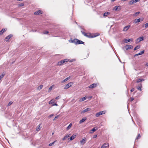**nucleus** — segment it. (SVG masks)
I'll return each mask as SVG.
<instances>
[{
    "label": "nucleus",
    "mask_w": 148,
    "mask_h": 148,
    "mask_svg": "<svg viewBox=\"0 0 148 148\" xmlns=\"http://www.w3.org/2000/svg\"><path fill=\"white\" fill-rule=\"evenodd\" d=\"M71 42L75 43V45L84 44V42L82 41L77 39H75L71 40Z\"/></svg>",
    "instance_id": "f257e3e1"
},
{
    "label": "nucleus",
    "mask_w": 148,
    "mask_h": 148,
    "mask_svg": "<svg viewBox=\"0 0 148 148\" xmlns=\"http://www.w3.org/2000/svg\"><path fill=\"white\" fill-rule=\"evenodd\" d=\"M81 32L82 34L85 36L88 37L90 38H92L96 36H91V35L90 33H85L82 30L81 31Z\"/></svg>",
    "instance_id": "f03ea898"
},
{
    "label": "nucleus",
    "mask_w": 148,
    "mask_h": 148,
    "mask_svg": "<svg viewBox=\"0 0 148 148\" xmlns=\"http://www.w3.org/2000/svg\"><path fill=\"white\" fill-rule=\"evenodd\" d=\"M69 61V59H66L63 60H61L60 61L58 62L57 63V65L61 66L65 62H67Z\"/></svg>",
    "instance_id": "7ed1b4c3"
},
{
    "label": "nucleus",
    "mask_w": 148,
    "mask_h": 148,
    "mask_svg": "<svg viewBox=\"0 0 148 148\" xmlns=\"http://www.w3.org/2000/svg\"><path fill=\"white\" fill-rule=\"evenodd\" d=\"M73 84L72 82H70L68 83L66 85L64 88V89H67L69 88Z\"/></svg>",
    "instance_id": "20e7f679"
},
{
    "label": "nucleus",
    "mask_w": 148,
    "mask_h": 148,
    "mask_svg": "<svg viewBox=\"0 0 148 148\" xmlns=\"http://www.w3.org/2000/svg\"><path fill=\"white\" fill-rule=\"evenodd\" d=\"M105 113V111H100L99 112H98L95 115V116L97 117H98L100 115H101L103 114H104Z\"/></svg>",
    "instance_id": "39448f33"
},
{
    "label": "nucleus",
    "mask_w": 148,
    "mask_h": 148,
    "mask_svg": "<svg viewBox=\"0 0 148 148\" xmlns=\"http://www.w3.org/2000/svg\"><path fill=\"white\" fill-rule=\"evenodd\" d=\"M143 40V36L137 38L136 40V43H138Z\"/></svg>",
    "instance_id": "423d86ee"
},
{
    "label": "nucleus",
    "mask_w": 148,
    "mask_h": 148,
    "mask_svg": "<svg viewBox=\"0 0 148 148\" xmlns=\"http://www.w3.org/2000/svg\"><path fill=\"white\" fill-rule=\"evenodd\" d=\"M133 47H122V49L125 51H126L128 49H132Z\"/></svg>",
    "instance_id": "0eeeda50"
},
{
    "label": "nucleus",
    "mask_w": 148,
    "mask_h": 148,
    "mask_svg": "<svg viewBox=\"0 0 148 148\" xmlns=\"http://www.w3.org/2000/svg\"><path fill=\"white\" fill-rule=\"evenodd\" d=\"M86 141V140L85 138H84L83 139H82L80 141V143L81 145H83L84 144Z\"/></svg>",
    "instance_id": "6e6552de"
},
{
    "label": "nucleus",
    "mask_w": 148,
    "mask_h": 148,
    "mask_svg": "<svg viewBox=\"0 0 148 148\" xmlns=\"http://www.w3.org/2000/svg\"><path fill=\"white\" fill-rule=\"evenodd\" d=\"M138 0H132L129 2V3L130 5H132L137 2Z\"/></svg>",
    "instance_id": "1a4fd4ad"
},
{
    "label": "nucleus",
    "mask_w": 148,
    "mask_h": 148,
    "mask_svg": "<svg viewBox=\"0 0 148 148\" xmlns=\"http://www.w3.org/2000/svg\"><path fill=\"white\" fill-rule=\"evenodd\" d=\"M13 35L12 34H10L7 36L5 39V41H8L9 40L12 36Z\"/></svg>",
    "instance_id": "9d476101"
},
{
    "label": "nucleus",
    "mask_w": 148,
    "mask_h": 148,
    "mask_svg": "<svg viewBox=\"0 0 148 148\" xmlns=\"http://www.w3.org/2000/svg\"><path fill=\"white\" fill-rule=\"evenodd\" d=\"M132 39H124L123 40V42L125 43H127L130 42V41H132Z\"/></svg>",
    "instance_id": "9b49d317"
},
{
    "label": "nucleus",
    "mask_w": 148,
    "mask_h": 148,
    "mask_svg": "<svg viewBox=\"0 0 148 148\" xmlns=\"http://www.w3.org/2000/svg\"><path fill=\"white\" fill-rule=\"evenodd\" d=\"M109 144L108 143H104L101 146V148H106L108 147Z\"/></svg>",
    "instance_id": "f8f14e48"
},
{
    "label": "nucleus",
    "mask_w": 148,
    "mask_h": 148,
    "mask_svg": "<svg viewBox=\"0 0 148 148\" xmlns=\"http://www.w3.org/2000/svg\"><path fill=\"white\" fill-rule=\"evenodd\" d=\"M130 25L127 26L123 28V30L124 31H127L129 29V28H130Z\"/></svg>",
    "instance_id": "ddd939ff"
},
{
    "label": "nucleus",
    "mask_w": 148,
    "mask_h": 148,
    "mask_svg": "<svg viewBox=\"0 0 148 148\" xmlns=\"http://www.w3.org/2000/svg\"><path fill=\"white\" fill-rule=\"evenodd\" d=\"M90 108H87L86 109L82 110L81 112V114H83L85 113L86 112H88L89 111H90Z\"/></svg>",
    "instance_id": "4468645a"
},
{
    "label": "nucleus",
    "mask_w": 148,
    "mask_h": 148,
    "mask_svg": "<svg viewBox=\"0 0 148 148\" xmlns=\"http://www.w3.org/2000/svg\"><path fill=\"white\" fill-rule=\"evenodd\" d=\"M97 85L96 84L94 83L88 86V87L90 88H93L96 86Z\"/></svg>",
    "instance_id": "2eb2a0df"
},
{
    "label": "nucleus",
    "mask_w": 148,
    "mask_h": 148,
    "mask_svg": "<svg viewBox=\"0 0 148 148\" xmlns=\"http://www.w3.org/2000/svg\"><path fill=\"white\" fill-rule=\"evenodd\" d=\"M42 14V12L40 10H39L37 11H36L34 12V14L35 15H38L40 14Z\"/></svg>",
    "instance_id": "dca6fc26"
},
{
    "label": "nucleus",
    "mask_w": 148,
    "mask_h": 148,
    "mask_svg": "<svg viewBox=\"0 0 148 148\" xmlns=\"http://www.w3.org/2000/svg\"><path fill=\"white\" fill-rule=\"evenodd\" d=\"M87 118L86 117H84L82 118V119L80 120L79 122V123H83L85 121L86 119Z\"/></svg>",
    "instance_id": "f3484780"
},
{
    "label": "nucleus",
    "mask_w": 148,
    "mask_h": 148,
    "mask_svg": "<svg viewBox=\"0 0 148 148\" xmlns=\"http://www.w3.org/2000/svg\"><path fill=\"white\" fill-rule=\"evenodd\" d=\"M76 136L75 134H73L69 138L71 140H72L74 139Z\"/></svg>",
    "instance_id": "a211bd4d"
},
{
    "label": "nucleus",
    "mask_w": 148,
    "mask_h": 148,
    "mask_svg": "<svg viewBox=\"0 0 148 148\" xmlns=\"http://www.w3.org/2000/svg\"><path fill=\"white\" fill-rule=\"evenodd\" d=\"M120 7V6H115L113 9V10H115V11L119 10H120V8H118V7Z\"/></svg>",
    "instance_id": "6ab92c4d"
},
{
    "label": "nucleus",
    "mask_w": 148,
    "mask_h": 148,
    "mask_svg": "<svg viewBox=\"0 0 148 148\" xmlns=\"http://www.w3.org/2000/svg\"><path fill=\"white\" fill-rule=\"evenodd\" d=\"M7 30V29H3L2 30L0 31V35L2 34L5 31H6Z\"/></svg>",
    "instance_id": "aec40b11"
},
{
    "label": "nucleus",
    "mask_w": 148,
    "mask_h": 148,
    "mask_svg": "<svg viewBox=\"0 0 148 148\" xmlns=\"http://www.w3.org/2000/svg\"><path fill=\"white\" fill-rule=\"evenodd\" d=\"M110 14V12H105L103 14V16L104 17H106V16Z\"/></svg>",
    "instance_id": "412c9836"
},
{
    "label": "nucleus",
    "mask_w": 148,
    "mask_h": 148,
    "mask_svg": "<svg viewBox=\"0 0 148 148\" xmlns=\"http://www.w3.org/2000/svg\"><path fill=\"white\" fill-rule=\"evenodd\" d=\"M145 80V79H139L137 80L136 82L137 83H139L140 82L143 81Z\"/></svg>",
    "instance_id": "4be33fe9"
},
{
    "label": "nucleus",
    "mask_w": 148,
    "mask_h": 148,
    "mask_svg": "<svg viewBox=\"0 0 148 148\" xmlns=\"http://www.w3.org/2000/svg\"><path fill=\"white\" fill-rule=\"evenodd\" d=\"M86 99V97H84L81 98L79 99V101L80 102H82V101H83L85 100Z\"/></svg>",
    "instance_id": "5701e85b"
},
{
    "label": "nucleus",
    "mask_w": 148,
    "mask_h": 148,
    "mask_svg": "<svg viewBox=\"0 0 148 148\" xmlns=\"http://www.w3.org/2000/svg\"><path fill=\"white\" fill-rule=\"evenodd\" d=\"M55 101V99H52L49 102V104H53Z\"/></svg>",
    "instance_id": "b1692460"
},
{
    "label": "nucleus",
    "mask_w": 148,
    "mask_h": 148,
    "mask_svg": "<svg viewBox=\"0 0 148 148\" xmlns=\"http://www.w3.org/2000/svg\"><path fill=\"white\" fill-rule=\"evenodd\" d=\"M70 78V77H67V78H66V79H64L63 80L62 82V83H64V82H66V81H67L68 80H69V79Z\"/></svg>",
    "instance_id": "393cba45"
},
{
    "label": "nucleus",
    "mask_w": 148,
    "mask_h": 148,
    "mask_svg": "<svg viewBox=\"0 0 148 148\" xmlns=\"http://www.w3.org/2000/svg\"><path fill=\"white\" fill-rule=\"evenodd\" d=\"M72 125V124L71 123L69 124V125L66 128V130H69L71 127Z\"/></svg>",
    "instance_id": "a878e982"
},
{
    "label": "nucleus",
    "mask_w": 148,
    "mask_h": 148,
    "mask_svg": "<svg viewBox=\"0 0 148 148\" xmlns=\"http://www.w3.org/2000/svg\"><path fill=\"white\" fill-rule=\"evenodd\" d=\"M69 137V135H68V134H67L66 136H65L64 138H63L62 139V140H65L66 138H68V137Z\"/></svg>",
    "instance_id": "bb28decb"
},
{
    "label": "nucleus",
    "mask_w": 148,
    "mask_h": 148,
    "mask_svg": "<svg viewBox=\"0 0 148 148\" xmlns=\"http://www.w3.org/2000/svg\"><path fill=\"white\" fill-rule=\"evenodd\" d=\"M140 21V18H139L138 19H136L135 20V23H137L139 22Z\"/></svg>",
    "instance_id": "cd10ccee"
},
{
    "label": "nucleus",
    "mask_w": 148,
    "mask_h": 148,
    "mask_svg": "<svg viewBox=\"0 0 148 148\" xmlns=\"http://www.w3.org/2000/svg\"><path fill=\"white\" fill-rule=\"evenodd\" d=\"M40 124H39V125L37 126V128H36V130L37 131H38L40 130Z\"/></svg>",
    "instance_id": "c85d7f7f"
},
{
    "label": "nucleus",
    "mask_w": 148,
    "mask_h": 148,
    "mask_svg": "<svg viewBox=\"0 0 148 148\" xmlns=\"http://www.w3.org/2000/svg\"><path fill=\"white\" fill-rule=\"evenodd\" d=\"M142 87V85L141 84H140V86H138L137 87V88L138 90L141 91L142 90L141 89V88Z\"/></svg>",
    "instance_id": "c756f323"
},
{
    "label": "nucleus",
    "mask_w": 148,
    "mask_h": 148,
    "mask_svg": "<svg viewBox=\"0 0 148 148\" xmlns=\"http://www.w3.org/2000/svg\"><path fill=\"white\" fill-rule=\"evenodd\" d=\"M56 141V140H55L54 141V142H53L52 143H50V144H49V146H52V145H53L55 143Z\"/></svg>",
    "instance_id": "7c9ffc66"
},
{
    "label": "nucleus",
    "mask_w": 148,
    "mask_h": 148,
    "mask_svg": "<svg viewBox=\"0 0 148 148\" xmlns=\"http://www.w3.org/2000/svg\"><path fill=\"white\" fill-rule=\"evenodd\" d=\"M97 128L96 127H94V128H93L92 130V131L93 132H94L96 130H97Z\"/></svg>",
    "instance_id": "2f4dec72"
},
{
    "label": "nucleus",
    "mask_w": 148,
    "mask_h": 148,
    "mask_svg": "<svg viewBox=\"0 0 148 148\" xmlns=\"http://www.w3.org/2000/svg\"><path fill=\"white\" fill-rule=\"evenodd\" d=\"M144 51L143 50L141 52L138 53V56L140 55L143 54L144 53Z\"/></svg>",
    "instance_id": "473e14b6"
},
{
    "label": "nucleus",
    "mask_w": 148,
    "mask_h": 148,
    "mask_svg": "<svg viewBox=\"0 0 148 148\" xmlns=\"http://www.w3.org/2000/svg\"><path fill=\"white\" fill-rule=\"evenodd\" d=\"M43 87V86L41 85L38 87V88L39 90L41 89Z\"/></svg>",
    "instance_id": "72a5a7b5"
},
{
    "label": "nucleus",
    "mask_w": 148,
    "mask_h": 148,
    "mask_svg": "<svg viewBox=\"0 0 148 148\" xmlns=\"http://www.w3.org/2000/svg\"><path fill=\"white\" fill-rule=\"evenodd\" d=\"M140 13V12H137L134 14V15L135 16H137L138 14H139Z\"/></svg>",
    "instance_id": "f704fd0d"
},
{
    "label": "nucleus",
    "mask_w": 148,
    "mask_h": 148,
    "mask_svg": "<svg viewBox=\"0 0 148 148\" xmlns=\"http://www.w3.org/2000/svg\"><path fill=\"white\" fill-rule=\"evenodd\" d=\"M53 85H52L51 86L50 88H49V91H51L52 89L53 88Z\"/></svg>",
    "instance_id": "c9c22d12"
},
{
    "label": "nucleus",
    "mask_w": 148,
    "mask_h": 148,
    "mask_svg": "<svg viewBox=\"0 0 148 148\" xmlns=\"http://www.w3.org/2000/svg\"><path fill=\"white\" fill-rule=\"evenodd\" d=\"M140 134H138L137 137L136 138V139H138L140 138Z\"/></svg>",
    "instance_id": "e433bc0d"
},
{
    "label": "nucleus",
    "mask_w": 148,
    "mask_h": 148,
    "mask_svg": "<svg viewBox=\"0 0 148 148\" xmlns=\"http://www.w3.org/2000/svg\"><path fill=\"white\" fill-rule=\"evenodd\" d=\"M4 74H2L0 76V80L4 76Z\"/></svg>",
    "instance_id": "4c0bfd02"
},
{
    "label": "nucleus",
    "mask_w": 148,
    "mask_h": 148,
    "mask_svg": "<svg viewBox=\"0 0 148 148\" xmlns=\"http://www.w3.org/2000/svg\"><path fill=\"white\" fill-rule=\"evenodd\" d=\"M59 117V115H57L54 118V119H53V120L54 121L55 120H56L57 118H58Z\"/></svg>",
    "instance_id": "58836bf2"
},
{
    "label": "nucleus",
    "mask_w": 148,
    "mask_h": 148,
    "mask_svg": "<svg viewBox=\"0 0 148 148\" xmlns=\"http://www.w3.org/2000/svg\"><path fill=\"white\" fill-rule=\"evenodd\" d=\"M148 27V23H146L145 25V27L147 28Z\"/></svg>",
    "instance_id": "ea45409f"
},
{
    "label": "nucleus",
    "mask_w": 148,
    "mask_h": 148,
    "mask_svg": "<svg viewBox=\"0 0 148 148\" xmlns=\"http://www.w3.org/2000/svg\"><path fill=\"white\" fill-rule=\"evenodd\" d=\"M53 115H54L53 114H51V115H49L48 116V117L49 118V119L50 118H51V117H52V116H53Z\"/></svg>",
    "instance_id": "a19ab883"
},
{
    "label": "nucleus",
    "mask_w": 148,
    "mask_h": 148,
    "mask_svg": "<svg viewBox=\"0 0 148 148\" xmlns=\"http://www.w3.org/2000/svg\"><path fill=\"white\" fill-rule=\"evenodd\" d=\"M60 98V96H59L58 97H56L55 98V99H59Z\"/></svg>",
    "instance_id": "79ce46f5"
},
{
    "label": "nucleus",
    "mask_w": 148,
    "mask_h": 148,
    "mask_svg": "<svg viewBox=\"0 0 148 148\" xmlns=\"http://www.w3.org/2000/svg\"><path fill=\"white\" fill-rule=\"evenodd\" d=\"M140 47H135V48L134 49V50H135L136 49H138Z\"/></svg>",
    "instance_id": "37998d69"
},
{
    "label": "nucleus",
    "mask_w": 148,
    "mask_h": 148,
    "mask_svg": "<svg viewBox=\"0 0 148 148\" xmlns=\"http://www.w3.org/2000/svg\"><path fill=\"white\" fill-rule=\"evenodd\" d=\"M48 33H49V32L48 31H46L45 32H43V34H48Z\"/></svg>",
    "instance_id": "c03bdc74"
},
{
    "label": "nucleus",
    "mask_w": 148,
    "mask_h": 148,
    "mask_svg": "<svg viewBox=\"0 0 148 148\" xmlns=\"http://www.w3.org/2000/svg\"><path fill=\"white\" fill-rule=\"evenodd\" d=\"M12 102H10L8 104V106H9L12 103Z\"/></svg>",
    "instance_id": "a18cd8bd"
},
{
    "label": "nucleus",
    "mask_w": 148,
    "mask_h": 148,
    "mask_svg": "<svg viewBox=\"0 0 148 148\" xmlns=\"http://www.w3.org/2000/svg\"><path fill=\"white\" fill-rule=\"evenodd\" d=\"M19 5L21 6H22L24 5V4L23 3H21Z\"/></svg>",
    "instance_id": "49530a36"
},
{
    "label": "nucleus",
    "mask_w": 148,
    "mask_h": 148,
    "mask_svg": "<svg viewBox=\"0 0 148 148\" xmlns=\"http://www.w3.org/2000/svg\"><path fill=\"white\" fill-rule=\"evenodd\" d=\"M134 88H132V89L130 90V91H131V92H133L134 91Z\"/></svg>",
    "instance_id": "de8ad7c7"
},
{
    "label": "nucleus",
    "mask_w": 148,
    "mask_h": 148,
    "mask_svg": "<svg viewBox=\"0 0 148 148\" xmlns=\"http://www.w3.org/2000/svg\"><path fill=\"white\" fill-rule=\"evenodd\" d=\"M130 99H131V101H133L134 100V98L133 97L131 98Z\"/></svg>",
    "instance_id": "09e8293b"
},
{
    "label": "nucleus",
    "mask_w": 148,
    "mask_h": 148,
    "mask_svg": "<svg viewBox=\"0 0 148 148\" xmlns=\"http://www.w3.org/2000/svg\"><path fill=\"white\" fill-rule=\"evenodd\" d=\"M52 106H58V105L56 103H55L54 104H52Z\"/></svg>",
    "instance_id": "8fccbe9b"
},
{
    "label": "nucleus",
    "mask_w": 148,
    "mask_h": 148,
    "mask_svg": "<svg viewBox=\"0 0 148 148\" xmlns=\"http://www.w3.org/2000/svg\"><path fill=\"white\" fill-rule=\"evenodd\" d=\"M75 60L74 59H72L70 61V62H72Z\"/></svg>",
    "instance_id": "3c124183"
},
{
    "label": "nucleus",
    "mask_w": 148,
    "mask_h": 148,
    "mask_svg": "<svg viewBox=\"0 0 148 148\" xmlns=\"http://www.w3.org/2000/svg\"><path fill=\"white\" fill-rule=\"evenodd\" d=\"M138 56V53H137V54H136L134 56Z\"/></svg>",
    "instance_id": "603ef678"
},
{
    "label": "nucleus",
    "mask_w": 148,
    "mask_h": 148,
    "mask_svg": "<svg viewBox=\"0 0 148 148\" xmlns=\"http://www.w3.org/2000/svg\"><path fill=\"white\" fill-rule=\"evenodd\" d=\"M97 137V135H95L94 136V138H96Z\"/></svg>",
    "instance_id": "864d4df0"
},
{
    "label": "nucleus",
    "mask_w": 148,
    "mask_h": 148,
    "mask_svg": "<svg viewBox=\"0 0 148 148\" xmlns=\"http://www.w3.org/2000/svg\"><path fill=\"white\" fill-rule=\"evenodd\" d=\"M115 1V0H111V1L112 2L114 1Z\"/></svg>",
    "instance_id": "5fc2aeb1"
},
{
    "label": "nucleus",
    "mask_w": 148,
    "mask_h": 148,
    "mask_svg": "<svg viewBox=\"0 0 148 148\" xmlns=\"http://www.w3.org/2000/svg\"><path fill=\"white\" fill-rule=\"evenodd\" d=\"M126 46H130V47H131V46H132L131 45H126Z\"/></svg>",
    "instance_id": "6e6d98bb"
},
{
    "label": "nucleus",
    "mask_w": 148,
    "mask_h": 148,
    "mask_svg": "<svg viewBox=\"0 0 148 148\" xmlns=\"http://www.w3.org/2000/svg\"><path fill=\"white\" fill-rule=\"evenodd\" d=\"M22 0H18V1H22Z\"/></svg>",
    "instance_id": "4d7b16f0"
},
{
    "label": "nucleus",
    "mask_w": 148,
    "mask_h": 148,
    "mask_svg": "<svg viewBox=\"0 0 148 148\" xmlns=\"http://www.w3.org/2000/svg\"><path fill=\"white\" fill-rule=\"evenodd\" d=\"M54 134V132H53L52 133V135H53Z\"/></svg>",
    "instance_id": "13d9d810"
},
{
    "label": "nucleus",
    "mask_w": 148,
    "mask_h": 148,
    "mask_svg": "<svg viewBox=\"0 0 148 148\" xmlns=\"http://www.w3.org/2000/svg\"><path fill=\"white\" fill-rule=\"evenodd\" d=\"M147 66H148V65H147Z\"/></svg>",
    "instance_id": "bf43d9fd"
}]
</instances>
